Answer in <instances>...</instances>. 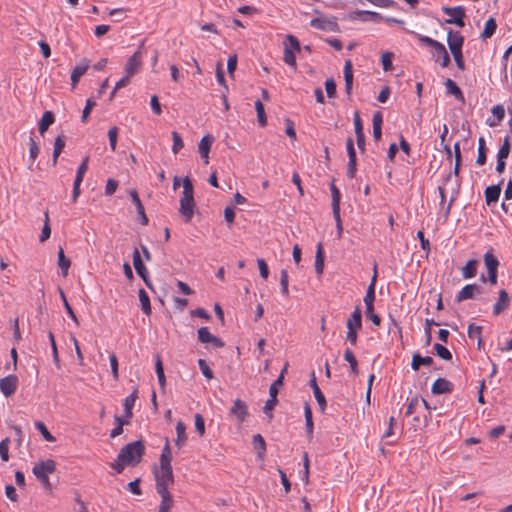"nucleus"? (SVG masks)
Masks as SVG:
<instances>
[{
	"label": "nucleus",
	"mask_w": 512,
	"mask_h": 512,
	"mask_svg": "<svg viewBox=\"0 0 512 512\" xmlns=\"http://www.w3.org/2000/svg\"><path fill=\"white\" fill-rule=\"evenodd\" d=\"M144 452L145 445L143 441L138 440L130 442L120 450L115 461L111 463V468H113L116 473L120 474L126 466L138 464Z\"/></svg>",
	"instance_id": "1"
},
{
	"label": "nucleus",
	"mask_w": 512,
	"mask_h": 512,
	"mask_svg": "<svg viewBox=\"0 0 512 512\" xmlns=\"http://www.w3.org/2000/svg\"><path fill=\"white\" fill-rule=\"evenodd\" d=\"M194 187L188 176L183 179V192L180 198L179 213L185 222H190L194 215Z\"/></svg>",
	"instance_id": "2"
},
{
	"label": "nucleus",
	"mask_w": 512,
	"mask_h": 512,
	"mask_svg": "<svg viewBox=\"0 0 512 512\" xmlns=\"http://www.w3.org/2000/svg\"><path fill=\"white\" fill-rule=\"evenodd\" d=\"M56 470V462L52 459L37 462L32 472L37 480L43 485L46 490H51L52 486L50 483L49 475L54 473Z\"/></svg>",
	"instance_id": "3"
},
{
	"label": "nucleus",
	"mask_w": 512,
	"mask_h": 512,
	"mask_svg": "<svg viewBox=\"0 0 512 512\" xmlns=\"http://www.w3.org/2000/svg\"><path fill=\"white\" fill-rule=\"evenodd\" d=\"M284 52H283V61L296 70V53L300 52L301 46L299 40L291 34H288L283 42Z\"/></svg>",
	"instance_id": "4"
},
{
	"label": "nucleus",
	"mask_w": 512,
	"mask_h": 512,
	"mask_svg": "<svg viewBox=\"0 0 512 512\" xmlns=\"http://www.w3.org/2000/svg\"><path fill=\"white\" fill-rule=\"evenodd\" d=\"M154 476L156 481V490L169 489L174 483V475L171 464H159L154 468Z\"/></svg>",
	"instance_id": "5"
},
{
	"label": "nucleus",
	"mask_w": 512,
	"mask_h": 512,
	"mask_svg": "<svg viewBox=\"0 0 512 512\" xmlns=\"http://www.w3.org/2000/svg\"><path fill=\"white\" fill-rule=\"evenodd\" d=\"M442 11L450 16V18L445 20L446 23L455 24L459 28H463L465 26L464 18L466 15L463 6L442 7Z\"/></svg>",
	"instance_id": "6"
},
{
	"label": "nucleus",
	"mask_w": 512,
	"mask_h": 512,
	"mask_svg": "<svg viewBox=\"0 0 512 512\" xmlns=\"http://www.w3.org/2000/svg\"><path fill=\"white\" fill-rule=\"evenodd\" d=\"M311 27L328 32H337L339 25L335 17H317L310 21Z\"/></svg>",
	"instance_id": "7"
},
{
	"label": "nucleus",
	"mask_w": 512,
	"mask_h": 512,
	"mask_svg": "<svg viewBox=\"0 0 512 512\" xmlns=\"http://www.w3.org/2000/svg\"><path fill=\"white\" fill-rule=\"evenodd\" d=\"M197 334L198 340L203 344H211L214 348H222L224 346V342L211 334L208 327H200Z\"/></svg>",
	"instance_id": "8"
},
{
	"label": "nucleus",
	"mask_w": 512,
	"mask_h": 512,
	"mask_svg": "<svg viewBox=\"0 0 512 512\" xmlns=\"http://www.w3.org/2000/svg\"><path fill=\"white\" fill-rule=\"evenodd\" d=\"M88 169V158L86 157L83 162L79 165L76 177L73 183L72 201L75 203L80 195V185L83 181L84 174Z\"/></svg>",
	"instance_id": "9"
},
{
	"label": "nucleus",
	"mask_w": 512,
	"mask_h": 512,
	"mask_svg": "<svg viewBox=\"0 0 512 512\" xmlns=\"http://www.w3.org/2000/svg\"><path fill=\"white\" fill-rule=\"evenodd\" d=\"M142 64V55L140 49L134 52L132 56H130L125 65V74L133 77L141 68Z\"/></svg>",
	"instance_id": "10"
},
{
	"label": "nucleus",
	"mask_w": 512,
	"mask_h": 512,
	"mask_svg": "<svg viewBox=\"0 0 512 512\" xmlns=\"http://www.w3.org/2000/svg\"><path fill=\"white\" fill-rule=\"evenodd\" d=\"M377 278V264H374V274L371 279V282L367 288L366 294L364 296V304L366 307V310L370 311L374 308V301H375V283Z\"/></svg>",
	"instance_id": "11"
},
{
	"label": "nucleus",
	"mask_w": 512,
	"mask_h": 512,
	"mask_svg": "<svg viewBox=\"0 0 512 512\" xmlns=\"http://www.w3.org/2000/svg\"><path fill=\"white\" fill-rule=\"evenodd\" d=\"M309 385L313 390V394L318 403L320 411L324 412L326 409V406H327V402H326L324 394L322 393V391L320 390V388L317 384L316 375H315L314 371L311 372V378L309 381Z\"/></svg>",
	"instance_id": "12"
},
{
	"label": "nucleus",
	"mask_w": 512,
	"mask_h": 512,
	"mask_svg": "<svg viewBox=\"0 0 512 512\" xmlns=\"http://www.w3.org/2000/svg\"><path fill=\"white\" fill-rule=\"evenodd\" d=\"M18 385V378L15 375H9L0 380V391L9 397L15 393Z\"/></svg>",
	"instance_id": "13"
},
{
	"label": "nucleus",
	"mask_w": 512,
	"mask_h": 512,
	"mask_svg": "<svg viewBox=\"0 0 512 512\" xmlns=\"http://www.w3.org/2000/svg\"><path fill=\"white\" fill-rule=\"evenodd\" d=\"M230 414L235 416L239 423L244 422L248 416V407L246 403L239 398L234 400L233 406L230 408Z\"/></svg>",
	"instance_id": "14"
},
{
	"label": "nucleus",
	"mask_w": 512,
	"mask_h": 512,
	"mask_svg": "<svg viewBox=\"0 0 512 512\" xmlns=\"http://www.w3.org/2000/svg\"><path fill=\"white\" fill-rule=\"evenodd\" d=\"M464 43V37L459 31L449 30L447 33V44L452 52L461 51Z\"/></svg>",
	"instance_id": "15"
},
{
	"label": "nucleus",
	"mask_w": 512,
	"mask_h": 512,
	"mask_svg": "<svg viewBox=\"0 0 512 512\" xmlns=\"http://www.w3.org/2000/svg\"><path fill=\"white\" fill-rule=\"evenodd\" d=\"M481 293V287L476 284L465 285L456 295V301L462 302L464 300L473 299L476 295Z\"/></svg>",
	"instance_id": "16"
},
{
	"label": "nucleus",
	"mask_w": 512,
	"mask_h": 512,
	"mask_svg": "<svg viewBox=\"0 0 512 512\" xmlns=\"http://www.w3.org/2000/svg\"><path fill=\"white\" fill-rule=\"evenodd\" d=\"M350 18L352 20H360L363 22L373 21V22H380L382 20L381 14L374 11H368V10H357L354 11Z\"/></svg>",
	"instance_id": "17"
},
{
	"label": "nucleus",
	"mask_w": 512,
	"mask_h": 512,
	"mask_svg": "<svg viewBox=\"0 0 512 512\" xmlns=\"http://www.w3.org/2000/svg\"><path fill=\"white\" fill-rule=\"evenodd\" d=\"M214 140L215 139L212 135L207 134L202 137L198 144V151L205 164H208L209 162V152Z\"/></svg>",
	"instance_id": "18"
},
{
	"label": "nucleus",
	"mask_w": 512,
	"mask_h": 512,
	"mask_svg": "<svg viewBox=\"0 0 512 512\" xmlns=\"http://www.w3.org/2000/svg\"><path fill=\"white\" fill-rule=\"evenodd\" d=\"M454 389V385L445 378H438L434 381L431 387V392L434 395H441L445 393H451Z\"/></svg>",
	"instance_id": "19"
},
{
	"label": "nucleus",
	"mask_w": 512,
	"mask_h": 512,
	"mask_svg": "<svg viewBox=\"0 0 512 512\" xmlns=\"http://www.w3.org/2000/svg\"><path fill=\"white\" fill-rule=\"evenodd\" d=\"M432 54L435 61H440L442 67H447L450 63V56L445 46L439 42L433 49Z\"/></svg>",
	"instance_id": "20"
},
{
	"label": "nucleus",
	"mask_w": 512,
	"mask_h": 512,
	"mask_svg": "<svg viewBox=\"0 0 512 512\" xmlns=\"http://www.w3.org/2000/svg\"><path fill=\"white\" fill-rule=\"evenodd\" d=\"M133 265H134V268H135L137 274L143 279V281L146 283V285L149 286L148 279H147L148 272H147L145 265L143 264V261L141 259L138 249H135L133 252Z\"/></svg>",
	"instance_id": "21"
},
{
	"label": "nucleus",
	"mask_w": 512,
	"mask_h": 512,
	"mask_svg": "<svg viewBox=\"0 0 512 512\" xmlns=\"http://www.w3.org/2000/svg\"><path fill=\"white\" fill-rule=\"evenodd\" d=\"M89 68V61L87 59H82L72 70L70 79L72 84L75 86L80 78L86 73Z\"/></svg>",
	"instance_id": "22"
},
{
	"label": "nucleus",
	"mask_w": 512,
	"mask_h": 512,
	"mask_svg": "<svg viewBox=\"0 0 512 512\" xmlns=\"http://www.w3.org/2000/svg\"><path fill=\"white\" fill-rule=\"evenodd\" d=\"M129 195L131 197V200H132L133 204L136 207V211H137L138 215L141 218V223L143 225H146L148 223V218H147V216L145 214L144 206H143V204H142V202H141V200H140V198L138 196L137 191L134 190V189L130 190L129 191Z\"/></svg>",
	"instance_id": "23"
},
{
	"label": "nucleus",
	"mask_w": 512,
	"mask_h": 512,
	"mask_svg": "<svg viewBox=\"0 0 512 512\" xmlns=\"http://www.w3.org/2000/svg\"><path fill=\"white\" fill-rule=\"evenodd\" d=\"M509 303H510V298H509L508 293L505 290H500L498 301L493 306V314L494 315L501 314L505 309L508 308Z\"/></svg>",
	"instance_id": "24"
},
{
	"label": "nucleus",
	"mask_w": 512,
	"mask_h": 512,
	"mask_svg": "<svg viewBox=\"0 0 512 512\" xmlns=\"http://www.w3.org/2000/svg\"><path fill=\"white\" fill-rule=\"evenodd\" d=\"M501 184L502 181L496 185L488 186L485 189V200L487 205H491L492 203H496L501 194Z\"/></svg>",
	"instance_id": "25"
},
{
	"label": "nucleus",
	"mask_w": 512,
	"mask_h": 512,
	"mask_svg": "<svg viewBox=\"0 0 512 512\" xmlns=\"http://www.w3.org/2000/svg\"><path fill=\"white\" fill-rule=\"evenodd\" d=\"M156 491L161 496L159 512H168L173 505V498L169 492V489H158Z\"/></svg>",
	"instance_id": "26"
},
{
	"label": "nucleus",
	"mask_w": 512,
	"mask_h": 512,
	"mask_svg": "<svg viewBox=\"0 0 512 512\" xmlns=\"http://www.w3.org/2000/svg\"><path fill=\"white\" fill-rule=\"evenodd\" d=\"M433 364V358L430 356H421L419 353H415L412 357L411 368L414 371H418L420 367L431 366Z\"/></svg>",
	"instance_id": "27"
},
{
	"label": "nucleus",
	"mask_w": 512,
	"mask_h": 512,
	"mask_svg": "<svg viewBox=\"0 0 512 512\" xmlns=\"http://www.w3.org/2000/svg\"><path fill=\"white\" fill-rule=\"evenodd\" d=\"M347 328L361 329L362 328V312L359 306H356L350 318L346 322Z\"/></svg>",
	"instance_id": "28"
},
{
	"label": "nucleus",
	"mask_w": 512,
	"mask_h": 512,
	"mask_svg": "<svg viewBox=\"0 0 512 512\" xmlns=\"http://www.w3.org/2000/svg\"><path fill=\"white\" fill-rule=\"evenodd\" d=\"M55 121V117L52 111H45L39 121L38 129L41 135H43Z\"/></svg>",
	"instance_id": "29"
},
{
	"label": "nucleus",
	"mask_w": 512,
	"mask_h": 512,
	"mask_svg": "<svg viewBox=\"0 0 512 512\" xmlns=\"http://www.w3.org/2000/svg\"><path fill=\"white\" fill-rule=\"evenodd\" d=\"M137 397H138V391H137V389H134L133 392L131 394H129L128 396H126L123 401L124 412H125V415L127 418L132 417V409L135 405Z\"/></svg>",
	"instance_id": "30"
},
{
	"label": "nucleus",
	"mask_w": 512,
	"mask_h": 512,
	"mask_svg": "<svg viewBox=\"0 0 512 512\" xmlns=\"http://www.w3.org/2000/svg\"><path fill=\"white\" fill-rule=\"evenodd\" d=\"M39 152H40V148H39L37 142L35 141V139L32 136H30V138H29L28 169L33 170V165H34L36 158L39 155Z\"/></svg>",
	"instance_id": "31"
},
{
	"label": "nucleus",
	"mask_w": 512,
	"mask_h": 512,
	"mask_svg": "<svg viewBox=\"0 0 512 512\" xmlns=\"http://www.w3.org/2000/svg\"><path fill=\"white\" fill-rule=\"evenodd\" d=\"M176 434L177 438L175 440V445L178 448H181L186 444L187 441L186 426L182 421H178L176 424Z\"/></svg>",
	"instance_id": "32"
},
{
	"label": "nucleus",
	"mask_w": 512,
	"mask_h": 512,
	"mask_svg": "<svg viewBox=\"0 0 512 512\" xmlns=\"http://www.w3.org/2000/svg\"><path fill=\"white\" fill-rule=\"evenodd\" d=\"M65 147V136L64 135H58L55 138L54 142V149H53V155H52V164L55 166L57 164V160L61 152L63 151Z\"/></svg>",
	"instance_id": "33"
},
{
	"label": "nucleus",
	"mask_w": 512,
	"mask_h": 512,
	"mask_svg": "<svg viewBox=\"0 0 512 512\" xmlns=\"http://www.w3.org/2000/svg\"><path fill=\"white\" fill-rule=\"evenodd\" d=\"M497 29V22L493 17H490L484 26V30L482 31L480 37L483 40L491 38Z\"/></svg>",
	"instance_id": "34"
},
{
	"label": "nucleus",
	"mask_w": 512,
	"mask_h": 512,
	"mask_svg": "<svg viewBox=\"0 0 512 512\" xmlns=\"http://www.w3.org/2000/svg\"><path fill=\"white\" fill-rule=\"evenodd\" d=\"M477 260H469L466 265L462 268V277L464 279H471L475 277L477 273Z\"/></svg>",
	"instance_id": "35"
},
{
	"label": "nucleus",
	"mask_w": 512,
	"mask_h": 512,
	"mask_svg": "<svg viewBox=\"0 0 512 512\" xmlns=\"http://www.w3.org/2000/svg\"><path fill=\"white\" fill-rule=\"evenodd\" d=\"M70 265H71L70 259H68L65 256L63 248L60 247L59 251H58V266L61 269L62 276H64V277L67 276Z\"/></svg>",
	"instance_id": "36"
},
{
	"label": "nucleus",
	"mask_w": 512,
	"mask_h": 512,
	"mask_svg": "<svg viewBox=\"0 0 512 512\" xmlns=\"http://www.w3.org/2000/svg\"><path fill=\"white\" fill-rule=\"evenodd\" d=\"M330 190L332 196V212L333 214H337V212H340L341 193L334 183H331Z\"/></svg>",
	"instance_id": "37"
},
{
	"label": "nucleus",
	"mask_w": 512,
	"mask_h": 512,
	"mask_svg": "<svg viewBox=\"0 0 512 512\" xmlns=\"http://www.w3.org/2000/svg\"><path fill=\"white\" fill-rule=\"evenodd\" d=\"M287 367H288V364H286L284 366V368L281 371V373L278 376V378L271 384V386L269 388V395H270V397L277 398V394H278L279 388L283 385L284 373L286 372Z\"/></svg>",
	"instance_id": "38"
},
{
	"label": "nucleus",
	"mask_w": 512,
	"mask_h": 512,
	"mask_svg": "<svg viewBox=\"0 0 512 512\" xmlns=\"http://www.w3.org/2000/svg\"><path fill=\"white\" fill-rule=\"evenodd\" d=\"M324 270V254L322 244L317 245V251L315 256V271L317 275H322Z\"/></svg>",
	"instance_id": "39"
},
{
	"label": "nucleus",
	"mask_w": 512,
	"mask_h": 512,
	"mask_svg": "<svg viewBox=\"0 0 512 512\" xmlns=\"http://www.w3.org/2000/svg\"><path fill=\"white\" fill-rule=\"evenodd\" d=\"M492 114L496 118V120L495 121L488 120V125L490 127H495L504 119V117H505V109L500 104L499 105H495L492 108Z\"/></svg>",
	"instance_id": "40"
},
{
	"label": "nucleus",
	"mask_w": 512,
	"mask_h": 512,
	"mask_svg": "<svg viewBox=\"0 0 512 512\" xmlns=\"http://www.w3.org/2000/svg\"><path fill=\"white\" fill-rule=\"evenodd\" d=\"M139 301L143 313L149 316L151 314L150 298L144 289L139 290Z\"/></svg>",
	"instance_id": "41"
},
{
	"label": "nucleus",
	"mask_w": 512,
	"mask_h": 512,
	"mask_svg": "<svg viewBox=\"0 0 512 512\" xmlns=\"http://www.w3.org/2000/svg\"><path fill=\"white\" fill-rule=\"evenodd\" d=\"M253 446L258 451V456L262 458L266 452V443L264 438L260 434L253 436Z\"/></svg>",
	"instance_id": "42"
},
{
	"label": "nucleus",
	"mask_w": 512,
	"mask_h": 512,
	"mask_svg": "<svg viewBox=\"0 0 512 512\" xmlns=\"http://www.w3.org/2000/svg\"><path fill=\"white\" fill-rule=\"evenodd\" d=\"M172 461V452L169 444V440L166 439L165 445L161 451L159 464H171Z\"/></svg>",
	"instance_id": "43"
},
{
	"label": "nucleus",
	"mask_w": 512,
	"mask_h": 512,
	"mask_svg": "<svg viewBox=\"0 0 512 512\" xmlns=\"http://www.w3.org/2000/svg\"><path fill=\"white\" fill-rule=\"evenodd\" d=\"M486 145L485 139L480 137L478 140V155L476 159V163L478 165H484L486 163Z\"/></svg>",
	"instance_id": "44"
},
{
	"label": "nucleus",
	"mask_w": 512,
	"mask_h": 512,
	"mask_svg": "<svg viewBox=\"0 0 512 512\" xmlns=\"http://www.w3.org/2000/svg\"><path fill=\"white\" fill-rule=\"evenodd\" d=\"M344 359L349 363L351 372L354 374L358 373L357 359L351 349L347 348L344 351Z\"/></svg>",
	"instance_id": "45"
},
{
	"label": "nucleus",
	"mask_w": 512,
	"mask_h": 512,
	"mask_svg": "<svg viewBox=\"0 0 512 512\" xmlns=\"http://www.w3.org/2000/svg\"><path fill=\"white\" fill-rule=\"evenodd\" d=\"M445 86L449 94L455 96L457 99L463 98V93L461 89L452 79H447L445 82Z\"/></svg>",
	"instance_id": "46"
},
{
	"label": "nucleus",
	"mask_w": 512,
	"mask_h": 512,
	"mask_svg": "<svg viewBox=\"0 0 512 512\" xmlns=\"http://www.w3.org/2000/svg\"><path fill=\"white\" fill-rule=\"evenodd\" d=\"M467 333H468V337L470 339H477L478 340V346L480 347L481 342H482V338H481L482 326L475 325V324H470L468 326Z\"/></svg>",
	"instance_id": "47"
},
{
	"label": "nucleus",
	"mask_w": 512,
	"mask_h": 512,
	"mask_svg": "<svg viewBox=\"0 0 512 512\" xmlns=\"http://www.w3.org/2000/svg\"><path fill=\"white\" fill-rule=\"evenodd\" d=\"M484 262L487 267V271L497 270L499 265L497 258L494 257L491 250L484 254Z\"/></svg>",
	"instance_id": "48"
},
{
	"label": "nucleus",
	"mask_w": 512,
	"mask_h": 512,
	"mask_svg": "<svg viewBox=\"0 0 512 512\" xmlns=\"http://www.w3.org/2000/svg\"><path fill=\"white\" fill-rule=\"evenodd\" d=\"M255 109H256V112H257V118H258L259 124L262 127L265 126L266 123H267V117H266L264 106H263L261 100L257 99L255 101Z\"/></svg>",
	"instance_id": "49"
},
{
	"label": "nucleus",
	"mask_w": 512,
	"mask_h": 512,
	"mask_svg": "<svg viewBox=\"0 0 512 512\" xmlns=\"http://www.w3.org/2000/svg\"><path fill=\"white\" fill-rule=\"evenodd\" d=\"M35 428L37 431H39L41 433V435L43 436V438L48 441V442H54L55 441V437L48 431L47 427L45 426V424L41 421H36L35 422Z\"/></svg>",
	"instance_id": "50"
},
{
	"label": "nucleus",
	"mask_w": 512,
	"mask_h": 512,
	"mask_svg": "<svg viewBox=\"0 0 512 512\" xmlns=\"http://www.w3.org/2000/svg\"><path fill=\"white\" fill-rule=\"evenodd\" d=\"M510 153V137L506 136L503 140V144L498 150L497 158L499 159H507Z\"/></svg>",
	"instance_id": "51"
},
{
	"label": "nucleus",
	"mask_w": 512,
	"mask_h": 512,
	"mask_svg": "<svg viewBox=\"0 0 512 512\" xmlns=\"http://www.w3.org/2000/svg\"><path fill=\"white\" fill-rule=\"evenodd\" d=\"M289 276L286 270H281L280 272V289L281 293L284 297H288L289 295Z\"/></svg>",
	"instance_id": "52"
},
{
	"label": "nucleus",
	"mask_w": 512,
	"mask_h": 512,
	"mask_svg": "<svg viewBox=\"0 0 512 512\" xmlns=\"http://www.w3.org/2000/svg\"><path fill=\"white\" fill-rule=\"evenodd\" d=\"M155 370H156L159 385L161 388H164L165 384H166V378H165V374H164L162 361L159 357L157 358L156 363H155Z\"/></svg>",
	"instance_id": "53"
},
{
	"label": "nucleus",
	"mask_w": 512,
	"mask_h": 512,
	"mask_svg": "<svg viewBox=\"0 0 512 512\" xmlns=\"http://www.w3.org/2000/svg\"><path fill=\"white\" fill-rule=\"evenodd\" d=\"M435 352L438 357L443 360L449 361L452 359V353L443 345L436 343L434 345Z\"/></svg>",
	"instance_id": "54"
},
{
	"label": "nucleus",
	"mask_w": 512,
	"mask_h": 512,
	"mask_svg": "<svg viewBox=\"0 0 512 512\" xmlns=\"http://www.w3.org/2000/svg\"><path fill=\"white\" fill-rule=\"evenodd\" d=\"M116 426L111 430L110 437L115 438L122 434L123 432V426L127 424L128 422L123 420L121 417L116 416L115 417Z\"/></svg>",
	"instance_id": "55"
},
{
	"label": "nucleus",
	"mask_w": 512,
	"mask_h": 512,
	"mask_svg": "<svg viewBox=\"0 0 512 512\" xmlns=\"http://www.w3.org/2000/svg\"><path fill=\"white\" fill-rule=\"evenodd\" d=\"M172 139H173L172 152L174 154H176L183 148L184 143H183V140H182L180 134L176 131L172 132Z\"/></svg>",
	"instance_id": "56"
},
{
	"label": "nucleus",
	"mask_w": 512,
	"mask_h": 512,
	"mask_svg": "<svg viewBox=\"0 0 512 512\" xmlns=\"http://www.w3.org/2000/svg\"><path fill=\"white\" fill-rule=\"evenodd\" d=\"M9 443V438H5L0 442V457L4 462L9 460Z\"/></svg>",
	"instance_id": "57"
},
{
	"label": "nucleus",
	"mask_w": 512,
	"mask_h": 512,
	"mask_svg": "<svg viewBox=\"0 0 512 512\" xmlns=\"http://www.w3.org/2000/svg\"><path fill=\"white\" fill-rule=\"evenodd\" d=\"M438 325H439V323L435 322L434 319H432V318L425 320L424 332H425V336H426V345H429L431 342L432 326H438Z\"/></svg>",
	"instance_id": "58"
},
{
	"label": "nucleus",
	"mask_w": 512,
	"mask_h": 512,
	"mask_svg": "<svg viewBox=\"0 0 512 512\" xmlns=\"http://www.w3.org/2000/svg\"><path fill=\"white\" fill-rule=\"evenodd\" d=\"M392 58H393V53H391V52L382 53L381 62H382L384 71L392 70Z\"/></svg>",
	"instance_id": "59"
},
{
	"label": "nucleus",
	"mask_w": 512,
	"mask_h": 512,
	"mask_svg": "<svg viewBox=\"0 0 512 512\" xmlns=\"http://www.w3.org/2000/svg\"><path fill=\"white\" fill-rule=\"evenodd\" d=\"M131 78L132 77L125 74L119 81H117L115 87L113 88L110 94V99H112L115 96L117 90L126 87L130 83Z\"/></svg>",
	"instance_id": "60"
},
{
	"label": "nucleus",
	"mask_w": 512,
	"mask_h": 512,
	"mask_svg": "<svg viewBox=\"0 0 512 512\" xmlns=\"http://www.w3.org/2000/svg\"><path fill=\"white\" fill-rule=\"evenodd\" d=\"M109 145L111 150L114 152L116 150L117 138H118V128L112 127L108 131Z\"/></svg>",
	"instance_id": "61"
},
{
	"label": "nucleus",
	"mask_w": 512,
	"mask_h": 512,
	"mask_svg": "<svg viewBox=\"0 0 512 512\" xmlns=\"http://www.w3.org/2000/svg\"><path fill=\"white\" fill-rule=\"evenodd\" d=\"M345 84H353L352 62L347 60L344 65Z\"/></svg>",
	"instance_id": "62"
},
{
	"label": "nucleus",
	"mask_w": 512,
	"mask_h": 512,
	"mask_svg": "<svg viewBox=\"0 0 512 512\" xmlns=\"http://www.w3.org/2000/svg\"><path fill=\"white\" fill-rule=\"evenodd\" d=\"M95 106H96V102L93 99H91V98L87 99L86 105L83 109L82 117H81V120L83 123H85L88 120V116Z\"/></svg>",
	"instance_id": "63"
},
{
	"label": "nucleus",
	"mask_w": 512,
	"mask_h": 512,
	"mask_svg": "<svg viewBox=\"0 0 512 512\" xmlns=\"http://www.w3.org/2000/svg\"><path fill=\"white\" fill-rule=\"evenodd\" d=\"M198 366L204 377H206L209 380L213 378V372L204 359L198 360Z\"/></svg>",
	"instance_id": "64"
}]
</instances>
